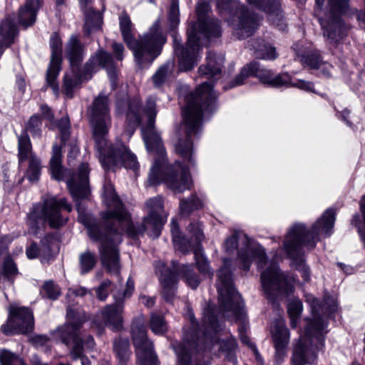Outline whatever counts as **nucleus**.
<instances>
[{
  "label": "nucleus",
  "instance_id": "nucleus-1",
  "mask_svg": "<svg viewBox=\"0 0 365 365\" xmlns=\"http://www.w3.org/2000/svg\"><path fill=\"white\" fill-rule=\"evenodd\" d=\"M143 111L148 118L147 126L142 130L146 148L148 151H156L159 157L158 160H155L151 168L148 178L150 185H155L164 181L167 186L174 192H181L188 189L192 182L190 173L187 167L182 165L179 162L168 168L167 173L163 178L161 168L165 160V150L160 135L154 130L155 118L157 113L154 99L149 98L148 100L147 105Z\"/></svg>",
  "mask_w": 365,
  "mask_h": 365
},
{
  "label": "nucleus",
  "instance_id": "nucleus-2",
  "mask_svg": "<svg viewBox=\"0 0 365 365\" xmlns=\"http://www.w3.org/2000/svg\"><path fill=\"white\" fill-rule=\"evenodd\" d=\"M336 212L333 209H327L323 215L312 227L307 229L302 223L294 224L288 230L283 242V247L292 265L299 271L305 282L310 279V270L304 259V247L313 249L319 240V235L325 237L332 233Z\"/></svg>",
  "mask_w": 365,
  "mask_h": 365
},
{
  "label": "nucleus",
  "instance_id": "nucleus-3",
  "mask_svg": "<svg viewBox=\"0 0 365 365\" xmlns=\"http://www.w3.org/2000/svg\"><path fill=\"white\" fill-rule=\"evenodd\" d=\"M90 118L102 165L108 169L114 165L137 169L138 163L136 157L125 145H120L114 148L107 145L106 136L111 125L107 96L99 95L95 98L91 109Z\"/></svg>",
  "mask_w": 365,
  "mask_h": 365
},
{
  "label": "nucleus",
  "instance_id": "nucleus-4",
  "mask_svg": "<svg viewBox=\"0 0 365 365\" xmlns=\"http://www.w3.org/2000/svg\"><path fill=\"white\" fill-rule=\"evenodd\" d=\"M313 319L308 321L304 330V336L294 346L292 356V365H306L314 363L317 353L322 349L324 343V330L327 324L322 315L329 316L337 310L336 300L325 296L322 303L313 299L311 303Z\"/></svg>",
  "mask_w": 365,
  "mask_h": 365
},
{
  "label": "nucleus",
  "instance_id": "nucleus-5",
  "mask_svg": "<svg viewBox=\"0 0 365 365\" xmlns=\"http://www.w3.org/2000/svg\"><path fill=\"white\" fill-rule=\"evenodd\" d=\"M230 259L225 258L223 261V266L217 272V289L219 295V307L217 317L235 320L240 324L238 331L240 336L245 334L247 326L245 324L246 312L245 311V303L241 295L237 291L234 276L230 270ZM216 312L217 310L214 309Z\"/></svg>",
  "mask_w": 365,
  "mask_h": 365
},
{
  "label": "nucleus",
  "instance_id": "nucleus-6",
  "mask_svg": "<svg viewBox=\"0 0 365 365\" xmlns=\"http://www.w3.org/2000/svg\"><path fill=\"white\" fill-rule=\"evenodd\" d=\"M119 24L123 40L133 51L139 65L150 63L160 54L165 38L158 31V23H155L150 31L141 36L139 41L133 38L131 21L126 14L120 16Z\"/></svg>",
  "mask_w": 365,
  "mask_h": 365
},
{
  "label": "nucleus",
  "instance_id": "nucleus-7",
  "mask_svg": "<svg viewBox=\"0 0 365 365\" xmlns=\"http://www.w3.org/2000/svg\"><path fill=\"white\" fill-rule=\"evenodd\" d=\"M314 16L322 27L323 35L330 43L338 44L346 36L348 26L342 16L349 9V0H315Z\"/></svg>",
  "mask_w": 365,
  "mask_h": 365
},
{
  "label": "nucleus",
  "instance_id": "nucleus-8",
  "mask_svg": "<svg viewBox=\"0 0 365 365\" xmlns=\"http://www.w3.org/2000/svg\"><path fill=\"white\" fill-rule=\"evenodd\" d=\"M205 98V87H200L187 98V103L183 110V123L181 130L185 133V138L180 133L175 143V150L182 158L188 162L192 160V144L189 136L195 134L202 125V107Z\"/></svg>",
  "mask_w": 365,
  "mask_h": 365
},
{
  "label": "nucleus",
  "instance_id": "nucleus-9",
  "mask_svg": "<svg viewBox=\"0 0 365 365\" xmlns=\"http://www.w3.org/2000/svg\"><path fill=\"white\" fill-rule=\"evenodd\" d=\"M79 213V221L88 227V234L90 238L101 245L99 252L103 266L111 274L119 273L120 265L119 253L116 245L121 241L120 235L111 228L107 231L106 235L101 234V228L98 225H90L86 216L77 207Z\"/></svg>",
  "mask_w": 365,
  "mask_h": 365
},
{
  "label": "nucleus",
  "instance_id": "nucleus-10",
  "mask_svg": "<svg viewBox=\"0 0 365 365\" xmlns=\"http://www.w3.org/2000/svg\"><path fill=\"white\" fill-rule=\"evenodd\" d=\"M229 335L214 308L207 302V351L219 356L222 354L227 361L235 362L237 342Z\"/></svg>",
  "mask_w": 365,
  "mask_h": 365
},
{
  "label": "nucleus",
  "instance_id": "nucleus-11",
  "mask_svg": "<svg viewBox=\"0 0 365 365\" xmlns=\"http://www.w3.org/2000/svg\"><path fill=\"white\" fill-rule=\"evenodd\" d=\"M240 243V247L237 252V262L241 269L247 272L254 261L257 267H264L267 264V255L264 248L259 244L252 242L247 235L235 231L225 242V250L229 254H232Z\"/></svg>",
  "mask_w": 365,
  "mask_h": 365
},
{
  "label": "nucleus",
  "instance_id": "nucleus-12",
  "mask_svg": "<svg viewBox=\"0 0 365 365\" xmlns=\"http://www.w3.org/2000/svg\"><path fill=\"white\" fill-rule=\"evenodd\" d=\"M198 20L187 31L186 48L178 46L175 52L179 58V66L182 71H188L193 68L201 57V41L205 37V24L204 22L203 8L201 5L197 7Z\"/></svg>",
  "mask_w": 365,
  "mask_h": 365
},
{
  "label": "nucleus",
  "instance_id": "nucleus-13",
  "mask_svg": "<svg viewBox=\"0 0 365 365\" xmlns=\"http://www.w3.org/2000/svg\"><path fill=\"white\" fill-rule=\"evenodd\" d=\"M220 13L233 16L234 35L241 40L254 34L259 26L257 15L237 0H216Z\"/></svg>",
  "mask_w": 365,
  "mask_h": 365
},
{
  "label": "nucleus",
  "instance_id": "nucleus-14",
  "mask_svg": "<svg viewBox=\"0 0 365 365\" xmlns=\"http://www.w3.org/2000/svg\"><path fill=\"white\" fill-rule=\"evenodd\" d=\"M147 215L144 217L142 225L134 227L129 218L128 224L124 223L122 230H125L130 236L135 237L148 231L152 237H158L160 228L167 220L168 214L164 210L163 199L161 196H155L148 199L145 204Z\"/></svg>",
  "mask_w": 365,
  "mask_h": 365
},
{
  "label": "nucleus",
  "instance_id": "nucleus-15",
  "mask_svg": "<svg viewBox=\"0 0 365 365\" xmlns=\"http://www.w3.org/2000/svg\"><path fill=\"white\" fill-rule=\"evenodd\" d=\"M261 282L267 298L272 303L276 302L278 297L289 295L294 291L293 285L280 272L279 266L275 262H271L262 272Z\"/></svg>",
  "mask_w": 365,
  "mask_h": 365
},
{
  "label": "nucleus",
  "instance_id": "nucleus-16",
  "mask_svg": "<svg viewBox=\"0 0 365 365\" xmlns=\"http://www.w3.org/2000/svg\"><path fill=\"white\" fill-rule=\"evenodd\" d=\"M82 318L83 314L79 313L78 311L68 307V323L64 327L58 329L57 334L61 337L64 344L68 346H73L71 355L73 359L81 358L82 365H90L89 361L82 356V342L78 338V329L83 322Z\"/></svg>",
  "mask_w": 365,
  "mask_h": 365
},
{
  "label": "nucleus",
  "instance_id": "nucleus-17",
  "mask_svg": "<svg viewBox=\"0 0 365 365\" xmlns=\"http://www.w3.org/2000/svg\"><path fill=\"white\" fill-rule=\"evenodd\" d=\"M225 56L214 52H207V119L218 108L217 94L215 85L222 78Z\"/></svg>",
  "mask_w": 365,
  "mask_h": 365
},
{
  "label": "nucleus",
  "instance_id": "nucleus-18",
  "mask_svg": "<svg viewBox=\"0 0 365 365\" xmlns=\"http://www.w3.org/2000/svg\"><path fill=\"white\" fill-rule=\"evenodd\" d=\"M131 331L138 365H158L153 345L147 338L143 319H138L133 322Z\"/></svg>",
  "mask_w": 365,
  "mask_h": 365
},
{
  "label": "nucleus",
  "instance_id": "nucleus-19",
  "mask_svg": "<svg viewBox=\"0 0 365 365\" xmlns=\"http://www.w3.org/2000/svg\"><path fill=\"white\" fill-rule=\"evenodd\" d=\"M72 210L71 205L66 202L65 198L58 199L52 197L45 200L41 208V218L51 227L63 226L67 221V217L63 213Z\"/></svg>",
  "mask_w": 365,
  "mask_h": 365
},
{
  "label": "nucleus",
  "instance_id": "nucleus-20",
  "mask_svg": "<svg viewBox=\"0 0 365 365\" xmlns=\"http://www.w3.org/2000/svg\"><path fill=\"white\" fill-rule=\"evenodd\" d=\"M10 314L6 324L1 327L5 334H26L32 331L34 320L29 309L11 307Z\"/></svg>",
  "mask_w": 365,
  "mask_h": 365
},
{
  "label": "nucleus",
  "instance_id": "nucleus-21",
  "mask_svg": "<svg viewBox=\"0 0 365 365\" xmlns=\"http://www.w3.org/2000/svg\"><path fill=\"white\" fill-rule=\"evenodd\" d=\"M104 200L108 207L114 208L113 212H108L105 214L106 223L118 224L121 228L124 223L128 224L129 215L123 208L122 204L117 197L114 187L111 184L104 185Z\"/></svg>",
  "mask_w": 365,
  "mask_h": 365
},
{
  "label": "nucleus",
  "instance_id": "nucleus-22",
  "mask_svg": "<svg viewBox=\"0 0 365 365\" xmlns=\"http://www.w3.org/2000/svg\"><path fill=\"white\" fill-rule=\"evenodd\" d=\"M175 272H168L163 274L160 277V281L163 287V296L165 300L170 302L174 295V288L177 282L176 272L185 273V277L187 284L193 289H195L199 284V280L195 275L187 274L189 267L187 265H182L179 268L174 267Z\"/></svg>",
  "mask_w": 365,
  "mask_h": 365
},
{
  "label": "nucleus",
  "instance_id": "nucleus-23",
  "mask_svg": "<svg viewBox=\"0 0 365 365\" xmlns=\"http://www.w3.org/2000/svg\"><path fill=\"white\" fill-rule=\"evenodd\" d=\"M249 66L252 76L257 77L262 83L268 86L279 88L290 83V76L287 73L274 75L271 70L262 67L257 61L250 62Z\"/></svg>",
  "mask_w": 365,
  "mask_h": 365
},
{
  "label": "nucleus",
  "instance_id": "nucleus-24",
  "mask_svg": "<svg viewBox=\"0 0 365 365\" xmlns=\"http://www.w3.org/2000/svg\"><path fill=\"white\" fill-rule=\"evenodd\" d=\"M51 58L47 71L46 81L53 88L55 93H58V86L56 81L60 71L61 63V40L57 34L53 35L51 38Z\"/></svg>",
  "mask_w": 365,
  "mask_h": 365
},
{
  "label": "nucleus",
  "instance_id": "nucleus-25",
  "mask_svg": "<svg viewBox=\"0 0 365 365\" xmlns=\"http://www.w3.org/2000/svg\"><path fill=\"white\" fill-rule=\"evenodd\" d=\"M248 3L269 14V20L279 30H284L286 24L281 11L280 0H247Z\"/></svg>",
  "mask_w": 365,
  "mask_h": 365
},
{
  "label": "nucleus",
  "instance_id": "nucleus-26",
  "mask_svg": "<svg viewBox=\"0 0 365 365\" xmlns=\"http://www.w3.org/2000/svg\"><path fill=\"white\" fill-rule=\"evenodd\" d=\"M88 174L89 170L87 164H82L76 175L68 180V187L75 200L84 198L88 194Z\"/></svg>",
  "mask_w": 365,
  "mask_h": 365
},
{
  "label": "nucleus",
  "instance_id": "nucleus-27",
  "mask_svg": "<svg viewBox=\"0 0 365 365\" xmlns=\"http://www.w3.org/2000/svg\"><path fill=\"white\" fill-rule=\"evenodd\" d=\"M190 230L192 234L190 245L194 253L195 264L200 272L205 270V258L203 255L202 242L204 240L202 225L198 223L191 224Z\"/></svg>",
  "mask_w": 365,
  "mask_h": 365
},
{
  "label": "nucleus",
  "instance_id": "nucleus-28",
  "mask_svg": "<svg viewBox=\"0 0 365 365\" xmlns=\"http://www.w3.org/2000/svg\"><path fill=\"white\" fill-rule=\"evenodd\" d=\"M275 349L274 365H281L287 354L289 341V331L284 324L278 323L272 334Z\"/></svg>",
  "mask_w": 365,
  "mask_h": 365
},
{
  "label": "nucleus",
  "instance_id": "nucleus-29",
  "mask_svg": "<svg viewBox=\"0 0 365 365\" xmlns=\"http://www.w3.org/2000/svg\"><path fill=\"white\" fill-rule=\"evenodd\" d=\"M59 242L54 235L46 236L41 242V247L39 249L35 243H32L26 249V256L29 259H34L41 256L46 259L50 257L53 253L58 251Z\"/></svg>",
  "mask_w": 365,
  "mask_h": 365
},
{
  "label": "nucleus",
  "instance_id": "nucleus-30",
  "mask_svg": "<svg viewBox=\"0 0 365 365\" xmlns=\"http://www.w3.org/2000/svg\"><path fill=\"white\" fill-rule=\"evenodd\" d=\"M123 306L111 304L105 307L101 312L104 324L113 329H119L123 324Z\"/></svg>",
  "mask_w": 365,
  "mask_h": 365
},
{
  "label": "nucleus",
  "instance_id": "nucleus-31",
  "mask_svg": "<svg viewBox=\"0 0 365 365\" xmlns=\"http://www.w3.org/2000/svg\"><path fill=\"white\" fill-rule=\"evenodd\" d=\"M41 6V0H26L25 6L19 13V24L27 27L36 21V11Z\"/></svg>",
  "mask_w": 365,
  "mask_h": 365
},
{
  "label": "nucleus",
  "instance_id": "nucleus-32",
  "mask_svg": "<svg viewBox=\"0 0 365 365\" xmlns=\"http://www.w3.org/2000/svg\"><path fill=\"white\" fill-rule=\"evenodd\" d=\"M296 54L299 61L310 69H319L323 64L322 56L316 49L298 50Z\"/></svg>",
  "mask_w": 365,
  "mask_h": 365
},
{
  "label": "nucleus",
  "instance_id": "nucleus-33",
  "mask_svg": "<svg viewBox=\"0 0 365 365\" xmlns=\"http://www.w3.org/2000/svg\"><path fill=\"white\" fill-rule=\"evenodd\" d=\"M250 46L255 51L257 58L274 60L277 57L275 47L265 43L263 39H253Z\"/></svg>",
  "mask_w": 365,
  "mask_h": 365
},
{
  "label": "nucleus",
  "instance_id": "nucleus-34",
  "mask_svg": "<svg viewBox=\"0 0 365 365\" xmlns=\"http://www.w3.org/2000/svg\"><path fill=\"white\" fill-rule=\"evenodd\" d=\"M66 55L73 68L83 60L82 45L75 36H71L68 42Z\"/></svg>",
  "mask_w": 365,
  "mask_h": 365
},
{
  "label": "nucleus",
  "instance_id": "nucleus-35",
  "mask_svg": "<svg viewBox=\"0 0 365 365\" xmlns=\"http://www.w3.org/2000/svg\"><path fill=\"white\" fill-rule=\"evenodd\" d=\"M61 150L58 145H53L52 156L50 160V170L53 178L61 180H63V170L61 166Z\"/></svg>",
  "mask_w": 365,
  "mask_h": 365
},
{
  "label": "nucleus",
  "instance_id": "nucleus-36",
  "mask_svg": "<svg viewBox=\"0 0 365 365\" xmlns=\"http://www.w3.org/2000/svg\"><path fill=\"white\" fill-rule=\"evenodd\" d=\"M208 13V4L207 3V14ZM222 36V27L220 21L216 19H210L207 15V46L217 43Z\"/></svg>",
  "mask_w": 365,
  "mask_h": 365
},
{
  "label": "nucleus",
  "instance_id": "nucleus-37",
  "mask_svg": "<svg viewBox=\"0 0 365 365\" xmlns=\"http://www.w3.org/2000/svg\"><path fill=\"white\" fill-rule=\"evenodd\" d=\"M138 102H133L130 104L127 118L129 120L128 128L125 133L130 138L134 133L135 128L140 123L141 117L139 115L140 109Z\"/></svg>",
  "mask_w": 365,
  "mask_h": 365
},
{
  "label": "nucleus",
  "instance_id": "nucleus-38",
  "mask_svg": "<svg viewBox=\"0 0 365 365\" xmlns=\"http://www.w3.org/2000/svg\"><path fill=\"white\" fill-rule=\"evenodd\" d=\"M27 159L29 165L26 172V177L30 182H36L38 180L41 174V160L35 155H30Z\"/></svg>",
  "mask_w": 365,
  "mask_h": 365
},
{
  "label": "nucleus",
  "instance_id": "nucleus-39",
  "mask_svg": "<svg viewBox=\"0 0 365 365\" xmlns=\"http://www.w3.org/2000/svg\"><path fill=\"white\" fill-rule=\"evenodd\" d=\"M80 270L81 274L89 272L96 264L97 259L95 253L90 250H86L80 254L79 257Z\"/></svg>",
  "mask_w": 365,
  "mask_h": 365
},
{
  "label": "nucleus",
  "instance_id": "nucleus-40",
  "mask_svg": "<svg viewBox=\"0 0 365 365\" xmlns=\"http://www.w3.org/2000/svg\"><path fill=\"white\" fill-rule=\"evenodd\" d=\"M97 60L101 66L107 69L108 76L111 81H115L117 77L115 68L113 66V59L109 53L103 51L97 54Z\"/></svg>",
  "mask_w": 365,
  "mask_h": 365
},
{
  "label": "nucleus",
  "instance_id": "nucleus-41",
  "mask_svg": "<svg viewBox=\"0 0 365 365\" xmlns=\"http://www.w3.org/2000/svg\"><path fill=\"white\" fill-rule=\"evenodd\" d=\"M30 155H34L31 152L30 138L26 133H22L19 138V163L29 158Z\"/></svg>",
  "mask_w": 365,
  "mask_h": 365
},
{
  "label": "nucleus",
  "instance_id": "nucleus-42",
  "mask_svg": "<svg viewBox=\"0 0 365 365\" xmlns=\"http://www.w3.org/2000/svg\"><path fill=\"white\" fill-rule=\"evenodd\" d=\"M79 64L77 68L76 66L74 68L71 66V72L66 73L64 76V86L68 91L73 89L82 81V77L79 74ZM83 78H86V77L83 76Z\"/></svg>",
  "mask_w": 365,
  "mask_h": 365
},
{
  "label": "nucleus",
  "instance_id": "nucleus-43",
  "mask_svg": "<svg viewBox=\"0 0 365 365\" xmlns=\"http://www.w3.org/2000/svg\"><path fill=\"white\" fill-rule=\"evenodd\" d=\"M179 365H205L203 357L199 360L197 357L190 356V354L184 349L176 350Z\"/></svg>",
  "mask_w": 365,
  "mask_h": 365
},
{
  "label": "nucleus",
  "instance_id": "nucleus-44",
  "mask_svg": "<svg viewBox=\"0 0 365 365\" xmlns=\"http://www.w3.org/2000/svg\"><path fill=\"white\" fill-rule=\"evenodd\" d=\"M114 349L116 352L119 361L123 365L130 357V352L128 348V343L127 341H118L115 342Z\"/></svg>",
  "mask_w": 365,
  "mask_h": 365
},
{
  "label": "nucleus",
  "instance_id": "nucleus-45",
  "mask_svg": "<svg viewBox=\"0 0 365 365\" xmlns=\"http://www.w3.org/2000/svg\"><path fill=\"white\" fill-rule=\"evenodd\" d=\"M150 329L155 334H163L167 331V325L162 317L153 314L150 318Z\"/></svg>",
  "mask_w": 365,
  "mask_h": 365
},
{
  "label": "nucleus",
  "instance_id": "nucleus-46",
  "mask_svg": "<svg viewBox=\"0 0 365 365\" xmlns=\"http://www.w3.org/2000/svg\"><path fill=\"white\" fill-rule=\"evenodd\" d=\"M173 63H168L160 67L153 76V80L155 86H160L165 80L168 74L171 72Z\"/></svg>",
  "mask_w": 365,
  "mask_h": 365
},
{
  "label": "nucleus",
  "instance_id": "nucleus-47",
  "mask_svg": "<svg viewBox=\"0 0 365 365\" xmlns=\"http://www.w3.org/2000/svg\"><path fill=\"white\" fill-rule=\"evenodd\" d=\"M252 76L249 63L245 65L235 78L230 83L229 88H232L235 86H241L244 83L245 80L249 76Z\"/></svg>",
  "mask_w": 365,
  "mask_h": 365
},
{
  "label": "nucleus",
  "instance_id": "nucleus-48",
  "mask_svg": "<svg viewBox=\"0 0 365 365\" xmlns=\"http://www.w3.org/2000/svg\"><path fill=\"white\" fill-rule=\"evenodd\" d=\"M43 291L48 298L56 299L61 294L60 289L53 282L48 281L44 283Z\"/></svg>",
  "mask_w": 365,
  "mask_h": 365
},
{
  "label": "nucleus",
  "instance_id": "nucleus-49",
  "mask_svg": "<svg viewBox=\"0 0 365 365\" xmlns=\"http://www.w3.org/2000/svg\"><path fill=\"white\" fill-rule=\"evenodd\" d=\"M302 309V302L299 299L292 300L287 305V312L289 317H299Z\"/></svg>",
  "mask_w": 365,
  "mask_h": 365
},
{
  "label": "nucleus",
  "instance_id": "nucleus-50",
  "mask_svg": "<svg viewBox=\"0 0 365 365\" xmlns=\"http://www.w3.org/2000/svg\"><path fill=\"white\" fill-rule=\"evenodd\" d=\"M41 125V120L38 116L33 115L29 120L26 129L31 132L34 135H38L39 126Z\"/></svg>",
  "mask_w": 365,
  "mask_h": 365
},
{
  "label": "nucleus",
  "instance_id": "nucleus-51",
  "mask_svg": "<svg viewBox=\"0 0 365 365\" xmlns=\"http://www.w3.org/2000/svg\"><path fill=\"white\" fill-rule=\"evenodd\" d=\"M292 86L300 88L302 90H304L306 91L315 93V91L314 89V83L311 81H307L304 80H298L295 83H292L290 81V83L288 84L286 87Z\"/></svg>",
  "mask_w": 365,
  "mask_h": 365
},
{
  "label": "nucleus",
  "instance_id": "nucleus-52",
  "mask_svg": "<svg viewBox=\"0 0 365 365\" xmlns=\"http://www.w3.org/2000/svg\"><path fill=\"white\" fill-rule=\"evenodd\" d=\"M110 284V282L108 280H105L102 282V284L96 289V295L97 297L101 300L104 301L108 297V287Z\"/></svg>",
  "mask_w": 365,
  "mask_h": 365
},
{
  "label": "nucleus",
  "instance_id": "nucleus-53",
  "mask_svg": "<svg viewBox=\"0 0 365 365\" xmlns=\"http://www.w3.org/2000/svg\"><path fill=\"white\" fill-rule=\"evenodd\" d=\"M100 21V15L97 13H93L92 17H90L88 15H86V22H85V30L87 34H89L91 30L96 26L93 23L95 21L96 24H98Z\"/></svg>",
  "mask_w": 365,
  "mask_h": 365
},
{
  "label": "nucleus",
  "instance_id": "nucleus-54",
  "mask_svg": "<svg viewBox=\"0 0 365 365\" xmlns=\"http://www.w3.org/2000/svg\"><path fill=\"white\" fill-rule=\"evenodd\" d=\"M16 356L7 350L0 351V363L1 365H11Z\"/></svg>",
  "mask_w": 365,
  "mask_h": 365
},
{
  "label": "nucleus",
  "instance_id": "nucleus-55",
  "mask_svg": "<svg viewBox=\"0 0 365 365\" xmlns=\"http://www.w3.org/2000/svg\"><path fill=\"white\" fill-rule=\"evenodd\" d=\"M242 343L249 346L253 351L256 359L258 361L261 359L259 353L257 349V346L251 341L250 339L246 335V334H242L240 336Z\"/></svg>",
  "mask_w": 365,
  "mask_h": 365
},
{
  "label": "nucleus",
  "instance_id": "nucleus-56",
  "mask_svg": "<svg viewBox=\"0 0 365 365\" xmlns=\"http://www.w3.org/2000/svg\"><path fill=\"white\" fill-rule=\"evenodd\" d=\"M179 16V6L178 0H173L170 12H169V18L171 21L173 23H176L178 21Z\"/></svg>",
  "mask_w": 365,
  "mask_h": 365
},
{
  "label": "nucleus",
  "instance_id": "nucleus-57",
  "mask_svg": "<svg viewBox=\"0 0 365 365\" xmlns=\"http://www.w3.org/2000/svg\"><path fill=\"white\" fill-rule=\"evenodd\" d=\"M197 205L193 200H182L180 202V210L184 213H189Z\"/></svg>",
  "mask_w": 365,
  "mask_h": 365
},
{
  "label": "nucleus",
  "instance_id": "nucleus-58",
  "mask_svg": "<svg viewBox=\"0 0 365 365\" xmlns=\"http://www.w3.org/2000/svg\"><path fill=\"white\" fill-rule=\"evenodd\" d=\"M113 53L117 60L121 61L123 58L124 47L121 43H113L112 44Z\"/></svg>",
  "mask_w": 365,
  "mask_h": 365
},
{
  "label": "nucleus",
  "instance_id": "nucleus-59",
  "mask_svg": "<svg viewBox=\"0 0 365 365\" xmlns=\"http://www.w3.org/2000/svg\"><path fill=\"white\" fill-rule=\"evenodd\" d=\"M88 290L84 287H79L76 289H70L67 294V297L71 298L73 297H83L86 295Z\"/></svg>",
  "mask_w": 365,
  "mask_h": 365
},
{
  "label": "nucleus",
  "instance_id": "nucleus-60",
  "mask_svg": "<svg viewBox=\"0 0 365 365\" xmlns=\"http://www.w3.org/2000/svg\"><path fill=\"white\" fill-rule=\"evenodd\" d=\"M171 232L174 242H180V236L178 225L175 220L171 222Z\"/></svg>",
  "mask_w": 365,
  "mask_h": 365
},
{
  "label": "nucleus",
  "instance_id": "nucleus-61",
  "mask_svg": "<svg viewBox=\"0 0 365 365\" xmlns=\"http://www.w3.org/2000/svg\"><path fill=\"white\" fill-rule=\"evenodd\" d=\"M4 271L7 274H14L16 273L17 269L12 261L8 260L4 264Z\"/></svg>",
  "mask_w": 365,
  "mask_h": 365
},
{
  "label": "nucleus",
  "instance_id": "nucleus-62",
  "mask_svg": "<svg viewBox=\"0 0 365 365\" xmlns=\"http://www.w3.org/2000/svg\"><path fill=\"white\" fill-rule=\"evenodd\" d=\"M322 66H323V67L319 72V76L324 77V78H330L331 77L330 69L331 68V66L329 64L324 63V62Z\"/></svg>",
  "mask_w": 365,
  "mask_h": 365
},
{
  "label": "nucleus",
  "instance_id": "nucleus-63",
  "mask_svg": "<svg viewBox=\"0 0 365 365\" xmlns=\"http://www.w3.org/2000/svg\"><path fill=\"white\" fill-rule=\"evenodd\" d=\"M11 242V239L7 236L0 237V255L6 250L7 245Z\"/></svg>",
  "mask_w": 365,
  "mask_h": 365
},
{
  "label": "nucleus",
  "instance_id": "nucleus-64",
  "mask_svg": "<svg viewBox=\"0 0 365 365\" xmlns=\"http://www.w3.org/2000/svg\"><path fill=\"white\" fill-rule=\"evenodd\" d=\"M349 113H350L349 110L344 109V110H342L340 113V115H341V119L346 123V124L348 126L352 127L353 126V123L347 119Z\"/></svg>",
  "mask_w": 365,
  "mask_h": 365
}]
</instances>
